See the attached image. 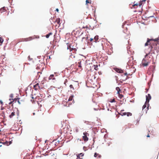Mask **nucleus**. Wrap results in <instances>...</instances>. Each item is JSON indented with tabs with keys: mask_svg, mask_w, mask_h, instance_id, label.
<instances>
[{
	"mask_svg": "<svg viewBox=\"0 0 159 159\" xmlns=\"http://www.w3.org/2000/svg\"><path fill=\"white\" fill-rule=\"evenodd\" d=\"M148 45H150V51L149 52L151 53V54H155V52H158L159 50V39L158 38L155 39L148 38L145 46H146Z\"/></svg>",
	"mask_w": 159,
	"mask_h": 159,
	"instance_id": "nucleus-1",
	"label": "nucleus"
},
{
	"mask_svg": "<svg viewBox=\"0 0 159 159\" xmlns=\"http://www.w3.org/2000/svg\"><path fill=\"white\" fill-rule=\"evenodd\" d=\"M151 52H148L145 55L144 58L143 59L142 64L143 66H147L151 61V58L149 56H151Z\"/></svg>",
	"mask_w": 159,
	"mask_h": 159,
	"instance_id": "nucleus-2",
	"label": "nucleus"
},
{
	"mask_svg": "<svg viewBox=\"0 0 159 159\" xmlns=\"http://www.w3.org/2000/svg\"><path fill=\"white\" fill-rule=\"evenodd\" d=\"M17 94L16 93H12L10 95V97L11 98L9 99H19L20 98L18 97Z\"/></svg>",
	"mask_w": 159,
	"mask_h": 159,
	"instance_id": "nucleus-3",
	"label": "nucleus"
},
{
	"mask_svg": "<svg viewBox=\"0 0 159 159\" xmlns=\"http://www.w3.org/2000/svg\"><path fill=\"white\" fill-rule=\"evenodd\" d=\"M83 134L84 135L82 137L83 139L85 142L88 141L89 139V138L87 137V136H89V134L85 132L83 133Z\"/></svg>",
	"mask_w": 159,
	"mask_h": 159,
	"instance_id": "nucleus-4",
	"label": "nucleus"
},
{
	"mask_svg": "<svg viewBox=\"0 0 159 159\" xmlns=\"http://www.w3.org/2000/svg\"><path fill=\"white\" fill-rule=\"evenodd\" d=\"M105 47L103 46V50H105L106 52L109 51V48L111 49V46L107 45V44L105 45Z\"/></svg>",
	"mask_w": 159,
	"mask_h": 159,
	"instance_id": "nucleus-5",
	"label": "nucleus"
},
{
	"mask_svg": "<svg viewBox=\"0 0 159 159\" xmlns=\"http://www.w3.org/2000/svg\"><path fill=\"white\" fill-rule=\"evenodd\" d=\"M149 100H146V101L143 107V110L145 107H147V109L149 107Z\"/></svg>",
	"mask_w": 159,
	"mask_h": 159,
	"instance_id": "nucleus-6",
	"label": "nucleus"
},
{
	"mask_svg": "<svg viewBox=\"0 0 159 159\" xmlns=\"http://www.w3.org/2000/svg\"><path fill=\"white\" fill-rule=\"evenodd\" d=\"M72 100H68V101L67 102L65 101L64 100L62 102V104L65 106H69L70 105L69 102L70 101Z\"/></svg>",
	"mask_w": 159,
	"mask_h": 159,
	"instance_id": "nucleus-7",
	"label": "nucleus"
},
{
	"mask_svg": "<svg viewBox=\"0 0 159 159\" xmlns=\"http://www.w3.org/2000/svg\"><path fill=\"white\" fill-rule=\"evenodd\" d=\"M114 69L117 73H121L123 72V71L122 70L119 68H115Z\"/></svg>",
	"mask_w": 159,
	"mask_h": 159,
	"instance_id": "nucleus-8",
	"label": "nucleus"
},
{
	"mask_svg": "<svg viewBox=\"0 0 159 159\" xmlns=\"http://www.w3.org/2000/svg\"><path fill=\"white\" fill-rule=\"evenodd\" d=\"M114 69L117 73H121L123 72V71L122 70L119 68H115Z\"/></svg>",
	"mask_w": 159,
	"mask_h": 159,
	"instance_id": "nucleus-9",
	"label": "nucleus"
},
{
	"mask_svg": "<svg viewBox=\"0 0 159 159\" xmlns=\"http://www.w3.org/2000/svg\"><path fill=\"white\" fill-rule=\"evenodd\" d=\"M39 83H37L35 85H34V88L35 90H39Z\"/></svg>",
	"mask_w": 159,
	"mask_h": 159,
	"instance_id": "nucleus-10",
	"label": "nucleus"
},
{
	"mask_svg": "<svg viewBox=\"0 0 159 159\" xmlns=\"http://www.w3.org/2000/svg\"><path fill=\"white\" fill-rule=\"evenodd\" d=\"M76 96H77V95L76 94H71L70 96L68 99L70 100V99H72L74 98H76Z\"/></svg>",
	"mask_w": 159,
	"mask_h": 159,
	"instance_id": "nucleus-11",
	"label": "nucleus"
},
{
	"mask_svg": "<svg viewBox=\"0 0 159 159\" xmlns=\"http://www.w3.org/2000/svg\"><path fill=\"white\" fill-rule=\"evenodd\" d=\"M60 21L61 20L59 18H58L55 21V22H57V23L59 25L58 26V27H59L60 26L61 23H60Z\"/></svg>",
	"mask_w": 159,
	"mask_h": 159,
	"instance_id": "nucleus-12",
	"label": "nucleus"
},
{
	"mask_svg": "<svg viewBox=\"0 0 159 159\" xmlns=\"http://www.w3.org/2000/svg\"><path fill=\"white\" fill-rule=\"evenodd\" d=\"M34 37H30L29 38H26L25 39V41H30V40H32L33 39H34Z\"/></svg>",
	"mask_w": 159,
	"mask_h": 159,
	"instance_id": "nucleus-13",
	"label": "nucleus"
},
{
	"mask_svg": "<svg viewBox=\"0 0 159 159\" xmlns=\"http://www.w3.org/2000/svg\"><path fill=\"white\" fill-rule=\"evenodd\" d=\"M84 156V154L83 153H80V154H79L78 155H77L76 159H79V157L80 158V157H82Z\"/></svg>",
	"mask_w": 159,
	"mask_h": 159,
	"instance_id": "nucleus-14",
	"label": "nucleus"
},
{
	"mask_svg": "<svg viewBox=\"0 0 159 159\" xmlns=\"http://www.w3.org/2000/svg\"><path fill=\"white\" fill-rule=\"evenodd\" d=\"M17 102L19 104H20V102L19 100H13V102H10L8 103L9 105H10L12 103V102Z\"/></svg>",
	"mask_w": 159,
	"mask_h": 159,
	"instance_id": "nucleus-15",
	"label": "nucleus"
},
{
	"mask_svg": "<svg viewBox=\"0 0 159 159\" xmlns=\"http://www.w3.org/2000/svg\"><path fill=\"white\" fill-rule=\"evenodd\" d=\"M7 10L4 7H3L0 9V13H2V12L6 11Z\"/></svg>",
	"mask_w": 159,
	"mask_h": 159,
	"instance_id": "nucleus-16",
	"label": "nucleus"
},
{
	"mask_svg": "<svg viewBox=\"0 0 159 159\" xmlns=\"http://www.w3.org/2000/svg\"><path fill=\"white\" fill-rule=\"evenodd\" d=\"M94 157H97V156H98V157L99 158H100L101 157V155H100L98 153H97L96 152L94 153Z\"/></svg>",
	"mask_w": 159,
	"mask_h": 159,
	"instance_id": "nucleus-17",
	"label": "nucleus"
},
{
	"mask_svg": "<svg viewBox=\"0 0 159 159\" xmlns=\"http://www.w3.org/2000/svg\"><path fill=\"white\" fill-rule=\"evenodd\" d=\"M54 77V75H51L49 77L48 79L49 80H54L55 79V78Z\"/></svg>",
	"mask_w": 159,
	"mask_h": 159,
	"instance_id": "nucleus-18",
	"label": "nucleus"
},
{
	"mask_svg": "<svg viewBox=\"0 0 159 159\" xmlns=\"http://www.w3.org/2000/svg\"><path fill=\"white\" fill-rule=\"evenodd\" d=\"M124 111V110H121V111L120 113V115H121L122 116H125L126 115V113L127 112H124L123 111Z\"/></svg>",
	"mask_w": 159,
	"mask_h": 159,
	"instance_id": "nucleus-19",
	"label": "nucleus"
},
{
	"mask_svg": "<svg viewBox=\"0 0 159 159\" xmlns=\"http://www.w3.org/2000/svg\"><path fill=\"white\" fill-rule=\"evenodd\" d=\"M94 39L95 40V42H96L98 39V35H96L94 37Z\"/></svg>",
	"mask_w": 159,
	"mask_h": 159,
	"instance_id": "nucleus-20",
	"label": "nucleus"
},
{
	"mask_svg": "<svg viewBox=\"0 0 159 159\" xmlns=\"http://www.w3.org/2000/svg\"><path fill=\"white\" fill-rule=\"evenodd\" d=\"M116 90H117V93H120V92L121 93V92L120 89L119 88V87H116Z\"/></svg>",
	"mask_w": 159,
	"mask_h": 159,
	"instance_id": "nucleus-21",
	"label": "nucleus"
},
{
	"mask_svg": "<svg viewBox=\"0 0 159 159\" xmlns=\"http://www.w3.org/2000/svg\"><path fill=\"white\" fill-rule=\"evenodd\" d=\"M151 96L150 94H148L147 96H146V99H151Z\"/></svg>",
	"mask_w": 159,
	"mask_h": 159,
	"instance_id": "nucleus-22",
	"label": "nucleus"
},
{
	"mask_svg": "<svg viewBox=\"0 0 159 159\" xmlns=\"http://www.w3.org/2000/svg\"><path fill=\"white\" fill-rule=\"evenodd\" d=\"M3 41V39L0 37V46L2 44V43Z\"/></svg>",
	"mask_w": 159,
	"mask_h": 159,
	"instance_id": "nucleus-23",
	"label": "nucleus"
},
{
	"mask_svg": "<svg viewBox=\"0 0 159 159\" xmlns=\"http://www.w3.org/2000/svg\"><path fill=\"white\" fill-rule=\"evenodd\" d=\"M52 32H50L48 34H47L46 35V38H48L49 37V36L51 35H52Z\"/></svg>",
	"mask_w": 159,
	"mask_h": 159,
	"instance_id": "nucleus-24",
	"label": "nucleus"
},
{
	"mask_svg": "<svg viewBox=\"0 0 159 159\" xmlns=\"http://www.w3.org/2000/svg\"><path fill=\"white\" fill-rule=\"evenodd\" d=\"M14 115H15V112H12L11 113V114L10 115L9 117L10 118H11Z\"/></svg>",
	"mask_w": 159,
	"mask_h": 159,
	"instance_id": "nucleus-25",
	"label": "nucleus"
},
{
	"mask_svg": "<svg viewBox=\"0 0 159 159\" xmlns=\"http://www.w3.org/2000/svg\"><path fill=\"white\" fill-rule=\"evenodd\" d=\"M94 69L97 70H98V65H94Z\"/></svg>",
	"mask_w": 159,
	"mask_h": 159,
	"instance_id": "nucleus-26",
	"label": "nucleus"
},
{
	"mask_svg": "<svg viewBox=\"0 0 159 159\" xmlns=\"http://www.w3.org/2000/svg\"><path fill=\"white\" fill-rule=\"evenodd\" d=\"M126 115L128 116H131L132 115V114L130 112H127Z\"/></svg>",
	"mask_w": 159,
	"mask_h": 159,
	"instance_id": "nucleus-27",
	"label": "nucleus"
},
{
	"mask_svg": "<svg viewBox=\"0 0 159 159\" xmlns=\"http://www.w3.org/2000/svg\"><path fill=\"white\" fill-rule=\"evenodd\" d=\"M118 96L120 99H121L123 98V96L122 94H120V93H118Z\"/></svg>",
	"mask_w": 159,
	"mask_h": 159,
	"instance_id": "nucleus-28",
	"label": "nucleus"
},
{
	"mask_svg": "<svg viewBox=\"0 0 159 159\" xmlns=\"http://www.w3.org/2000/svg\"><path fill=\"white\" fill-rule=\"evenodd\" d=\"M70 89H72L73 90H74V88L72 84H70Z\"/></svg>",
	"mask_w": 159,
	"mask_h": 159,
	"instance_id": "nucleus-29",
	"label": "nucleus"
},
{
	"mask_svg": "<svg viewBox=\"0 0 159 159\" xmlns=\"http://www.w3.org/2000/svg\"><path fill=\"white\" fill-rule=\"evenodd\" d=\"M109 102L112 103L113 102H115L116 101L115 100H110Z\"/></svg>",
	"mask_w": 159,
	"mask_h": 159,
	"instance_id": "nucleus-30",
	"label": "nucleus"
},
{
	"mask_svg": "<svg viewBox=\"0 0 159 159\" xmlns=\"http://www.w3.org/2000/svg\"><path fill=\"white\" fill-rule=\"evenodd\" d=\"M40 87L41 89H42L43 88H44V87H43V86L42 85V84L40 85Z\"/></svg>",
	"mask_w": 159,
	"mask_h": 159,
	"instance_id": "nucleus-31",
	"label": "nucleus"
},
{
	"mask_svg": "<svg viewBox=\"0 0 159 159\" xmlns=\"http://www.w3.org/2000/svg\"><path fill=\"white\" fill-rule=\"evenodd\" d=\"M138 4H134V5H133V7H134V8H135V6H137Z\"/></svg>",
	"mask_w": 159,
	"mask_h": 159,
	"instance_id": "nucleus-32",
	"label": "nucleus"
},
{
	"mask_svg": "<svg viewBox=\"0 0 159 159\" xmlns=\"http://www.w3.org/2000/svg\"><path fill=\"white\" fill-rule=\"evenodd\" d=\"M86 4H87L88 3H90L89 2L88 0H86Z\"/></svg>",
	"mask_w": 159,
	"mask_h": 159,
	"instance_id": "nucleus-33",
	"label": "nucleus"
},
{
	"mask_svg": "<svg viewBox=\"0 0 159 159\" xmlns=\"http://www.w3.org/2000/svg\"><path fill=\"white\" fill-rule=\"evenodd\" d=\"M93 38H90L89 40L90 42H92L93 40Z\"/></svg>",
	"mask_w": 159,
	"mask_h": 159,
	"instance_id": "nucleus-34",
	"label": "nucleus"
},
{
	"mask_svg": "<svg viewBox=\"0 0 159 159\" xmlns=\"http://www.w3.org/2000/svg\"><path fill=\"white\" fill-rule=\"evenodd\" d=\"M0 103L1 105H2L3 104V102L1 100H0Z\"/></svg>",
	"mask_w": 159,
	"mask_h": 159,
	"instance_id": "nucleus-35",
	"label": "nucleus"
},
{
	"mask_svg": "<svg viewBox=\"0 0 159 159\" xmlns=\"http://www.w3.org/2000/svg\"><path fill=\"white\" fill-rule=\"evenodd\" d=\"M63 132H64L65 133H66L67 132V131L66 130H64Z\"/></svg>",
	"mask_w": 159,
	"mask_h": 159,
	"instance_id": "nucleus-36",
	"label": "nucleus"
},
{
	"mask_svg": "<svg viewBox=\"0 0 159 159\" xmlns=\"http://www.w3.org/2000/svg\"><path fill=\"white\" fill-rule=\"evenodd\" d=\"M31 101L33 103H34L35 102L34 100H31Z\"/></svg>",
	"mask_w": 159,
	"mask_h": 159,
	"instance_id": "nucleus-37",
	"label": "nucleus"
},
{
	"mask_svg": "<svg viewBox=\"0 0 159 159\" xmlns=\"http://www.w3.org/2000/svg\"><path fill=\"white\" fill-rule=\"evenodd\" d=\"M56 11H57V12L59 11V9L58 8H57L56 9Z\"/></svg>",
	"mask_w": 159,
	"mask_h": 159,
	"instance_id": "nucleus-38",
	"label": "nucleus"
},
{
	"mask_svg": "<svg viewBox=\"0 0 159 159\" xmlns=\"http://www.w3.org/2000/svg\"><path fill=\"white\" fill-rule=\"evenodd\" d=\"M67 82V80H66L65 81V82H64V83L65 84H66V83Z\"/></svg>",
	"mask_w": 159,
	"mask_h": 159,
	"instance_id": "nucleus-39",
	"label": "nucleus"
},
{
	"mask_svg": "<svg viewBox=\"0 0 159 159\" xmlns=\"http://www.w3.org/2000/svg\"><path fill=\"white\" fill-rule=\"evenodd\" d=\"M78 67H79L81 68V65H80H80H79Z\"/></svg>",
	"mask_w": 159,
	"mask_h": 159,
	"instance_id": "nucleus-40",
	"label": "nucleus"
},
{
	"mask_svg": "<svg viewBox=\"0 0 159 159\" xmlns=\"http://www.w3.org/2000/svg\"><path fill=\"white\" fill-rule=\"evenodd\" d=\"M115 77L116 78V80H117V78H118V77H117V76H115Z\"/></svg>",
	"mask_w": 159,
	"mask_h": 159,
	"instance_id": "nucleus-41",
	"label": "nucleus"
},
{
	"mask_svg": "<svg viewBox=\"0 0 159 159\" xmlns=\"http://www.w3.org/2000/svg\"><path fill=\"white\" fill-rule=\"evenodd\" d=\"M127 77H127V76H126V78H125V80H127Z\"/></svg>",
	"mask_w": 159,
	"mask_h": 159,
	"instance_id": "nucleus-42",
	"label": "nucleus"
},
{
	"mask_svg": "<svg viewBox=\"0 0 159 159\" xmlns=\"http://www.w3.org/2000/svg\"><path fill=\"white\" fill-rule=\"evenodd\" d=\"M124 75H127V73L126 72L125 73H124Z\"/></svg>",
	"mask_w": 159,
	"mask_h": 159,
	"instance_id": "nucleus-43",
	"label": "nucleus"
},
{
	"mask_svg": "<svg viewBox=\"0 0 159 159\" xmlns=\"http://www.w3.org/2000/svg\"><path fill=\"white\" fill-rule=\"evenodd\" d=\"M39 89H40V84H39Z\"/></svg>",
	"mask_w": 159,
	"mask_h": 159,
	"instance_id": "nucleus-44",
	"label": "nucleus"
},
{
	"mask_svg": "<svg viewBox=\"0 0 159 159\" xmlns=\"http://www.w3.org/2000/svg\"><path fill=\"white\" fill-rule=\"evenodd\" d=\"M134 100H133V101H132L131 100H130V102H134Z\"/></svg>",
	"mask_w": 159,
	"mask_h": 159,
	"instance_id": "nucleus-45",
	"label": "nucleus"
},
{
	"mask_svg": "<svg viewBox=\"0 0 159 159\" xmlns=\"http://www.w3.org/2000/svg\"><path fill=\"white\" fill-rule=\"evenodd\" d=\"M147 136V137H150V136L149 135V134H148V135Z\"/></svg>",
	"mask_w": 159,
	"mask_h": 159,
	"instance_id": "nucleus-46",
	"label": "nucleus"
},
{
	"mask_svg": "<svg viewBox=\"0 0 159 159\" xmlns=\"http://www.w3.org/2000/svg\"><path fill=\"white\" fill-rule=\"evenodd\" d=\"M3 107H2L1 109L2 110H3Z\"/></svg>",
	"mask_w": 159,
	"mask_h": 159,
	"instance_id": "nucleus-47",
	"label": "nucleus"
},
{
	"mask_svg": "<svg viewBox=\"0 0 159 159\" xmlns=\"http://www.w3.org/2000/svg\"><path fill=\"white\" fill-rule=\"evenodd\" d=\"M79 159H83L82 158H81V157H79Z\"/></svg>",
	"mask_w": 159,
	"mask_h": 159,
	"instance_id": "nucleus-48",
	"label": "nucleus"
},
{
	"mask_svg": "<svg viewBox=\"0 0 159 159\" xmlns=\"http://www.w3.org/2000/svg\"><path fill=\"white\" fill-rule=\"evenodd\" d=\"M78 140H80V141H81V139H78Z\"/></svg>",
	"mask_w": 159,
	"mask_h": 159,
	"instance_id": "nucleus-49",
	"label": "nucleus"
},
{
	"mask_svg": "<svg viewBox=\"0 0 159 159\" xmlns=\"http://www.w3.org/2000/svg\"><path fill=\"white\" fill-rule=\"evenodd\" d=\"M141 5V4H139V5L140 6Z\"/></svg>",
	"mask_w": 159,
	"mask_h": 159,
	"instance_id": "nucleus-50",
	"label": "nucleus"
},
{
	"mask_svg": "<svg viewBox=\"0 0 159 159\" xmlns=\"http://www.w3.org/2000/svg\"><path fill=\"white\" fill-rule=\"evenodd\" d=\"M37 102L38 104V105H39V103L38 102Z\"/></svg>",
	"mask_w": 159,
	"mask_h": 159,
	"instance_id": "nucleus-51",
	"label": "nucleus"
},
{
	"mask_svg": "<svg viewBox=\"0 0 159 159\" xmlns=\"http://www.w3.org/2000/svg\"><path fill=\"white\" fill-rule=\"evenodd\" d=\"M77 84L78 85H79V84L78 83H77Z\"/></svg>",
	"mask_w": 159,
	"mask_h": 159,
	"instance_id": "nucleus-52",
	"label": "nucleus"
},
{
	"mask_svg": "<svg viewBox=\"0 0 159 159\" xmlns=\"http://www.w3.org/2000/svg\"><path fill=\"white\" fill-rule=\"evenodd\" d=\"M146 0H143V1H145Z\"/></svg>",
	"mask_w": 159,
	"mask_h": 159,
	"instance_id": "nucleus-53",
	"label": "nucleus"
},
{
	"mask_svg": "<svg viewBox=\"0 0 159 159\" xmlns=\"http://www.w3.org/2000/svg\"><path fill=\"white\" fill-rule=\"evenodd\" d=\"M80 63V62H79V64Z\"/></svg>",
	"mask_w": 159,
	"mask_h": 159,
	"instance_id": "nucleus-54",
	"label": "nucleus"
},
{
	"mask_svg": "<svg viewBox=\"0 0 159 159\" xmlns=\"http://www.w3.org/2000/svg\"><path fill=\"white\" fill-rule=\"evenodd\" d=\"M8 14H9V13H8V14H7V15H8Z\"/></svg>",
	"mask_w": 159,
	"mask_h": 159,
	"instance_id": "nucleus-55",
	"label": "nucleus"
},
{
	"mask_svg": "<svg viewBox=\"0 0 159 159\" xmlns=\"http://www.w3.org/2000/svg\"><path fill=\"white\" fill-rule=\"evenodd\" d=\"M94 79H95V76H94Z\"/></svg>",
	"mask_w": 159,
	"mask_h": 159,
	"instance_id": "nucleus-56",
	"label": "nucleus"
},
{
	"mask_svg": "<svg viewBox=\"0 0 159 159\" xmlns=\"http://www.w3.org/2000/svg\"><path fill=\"white\" fill-rule=\"evenodd\" d=\"M0 146L1 147H2V145H0Z\"/></svg>",
	"mask_w": 159,
	"mask_h": 159,
	"instance_id": "nucleus-57",
	"label": "nucleus"
}]
</instances>
